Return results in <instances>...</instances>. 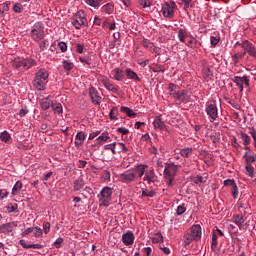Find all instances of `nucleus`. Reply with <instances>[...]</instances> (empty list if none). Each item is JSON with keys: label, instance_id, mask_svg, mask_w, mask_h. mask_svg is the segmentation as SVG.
Here are the masks:
<instances>
[{"label": "nucleus", "instance_id": "obj_57", "mask_svg": "<svg viewBox=\"0 0 256 256\" xmlns=\"http://www.w3.org/2000/svg\"><path fill=\"white\" fill-rule=\"evenodd\" d=\"M142 197H155V193L150 190H143Z\"/></svg>", "mask_w": 256, "mask_h": 256}, {"label": "nucleus", "instance_id": "obj_28", "mask_svg": "<svg viewBox=\"0 0 256 256\" xmlns=\"http://www.w3.org/2000/svg\"><path fill=\"white\" fill-rule=\"evenodd\" d=\"M121 113H125L127 117H137V113L133 111V109L127 107V106H121L120 108Z\"/></svg>", "mask_w": 256, "mask_h": 256}, {"label": "nucleus", "instance_id": "obj_19", "mask_svg": "<svg viewBox=\"0 0 256 256\" xmlns=\"http://www.w3.org/2000/svg\"><path fill=\"white\" fill-rule=\"evenodd\" d=\"M39 103H40V107L43 111H47V110L51 109V107H53V101L51 100V98L49 96L46 98L40 99Z\"/></svg>", "mask_w": 256, "mask_h": 256}, {"label": "nucleus", "instance_id": "obj_13", "mask_svg": "<svg viewBox=\"0 0 256 256\" xmlns=\"http://www.w3.org/2000/svg\"><path fill=\"white\" fill-rule=\"evenodd\" d=\"M100 81L104 85L105 89H107V91H109L110 93H114V95H121L119 86L113 85V83H111V80H109V78L102 77Z\"/></svg>", "mask_w": 256, "mask_h": 256}, {"label": "nucleus", "instance_id": "obj_60", "mask_svg": "<svg viewBox=\"0 0 256 256\" xmlns=\"http://www.w3.org/2000/svg\"><path fill=\"white\" fill-rule=\"evenodd\" d=\"M9 192L6 189H0V199H7Z\"/></svg>", "mask_w": 256, "mask_h": 256}, {"label": "nucleus", "instance_id": "obj_6", "mask_svg": "<svg viewBox=\"0 0 256 256\" xmlns=\"http://www.w3.org/2000/svg\"><path fill=\"white\" fill-rule=\"evenodd\" d=\"M30 37L36 42L42 41L45 38V25L43 22L38 21L32 26Z\"/></svg>", "mask_w": 256, "mask_h": 256}, {"label": "nucleus", "instance_id": "obj_54", "mask_svg": "<svg viewBox=\"0 0 256 256\" xmlns=\"http://www.w3.org/2000/svg\"><path fill=\"white\" fill-rule=\"evenodd\" d=\"M43 231H44L45 235H47V233H49V231H51V223L44 222L43 223Z\"/></svg>", "mask_w": 256, "mask_h": 256}, {"label": "nucleus", "instance_id": "obj_62", "mask_svg": "<svg viewBox=\"0 0 256 256\" xmlns=\"http://www.w3.org/2000/svg\"><path fill=\"white\" fill-rule=\"evenodd\" d=\"M19 243L23 249H31V244H27V241L24 239L20 240Z\"/></svg>", "mask_w": 256, "mask_h": 256}, {"label": "nucleus", "instance_id": "obj_24", "mask_svg": "<svg viewBox=\"0 0 256 256\" xmlns=\"http://www.w3.org/2000/svg\"><path fill=\"white\" fill-rule=\"evenodd\" d=\"M177 35L180 43H185V38L189 36V32H187V28L182 27L178 28Z\"/></svg>", "mask_w": 256, "mask_h": 256}, {"label": "nucleus", "instance_id": "obj_50", "mask_svg": "<svg viewBox=\"0 0 256 256\" xmlns=\"http://www.w3.org/2000/svg\"><path fill=\"white\" fill-rule=\"evenodd\" d=\"M104 149L106 151H111L113 155H115V142L111 143V144H106L104 145Z\"/></svg>", "mask_w": 256, "mask_h": 256}, {"label": "nucleus", "instance_id": "obj_47", "mask_svg": "<svg viewBox=\"0 0 256 256\" xmlns=\"http://www.w3.org/2000/svg\"><path fill=\"white\" fill-rule=\"evenodd\" d=\"M185 211H187V206L185 204H181L177 207L176 214L183 215V213H185Z\"/></svg>", "mask_w": 256, "mask_h": 256}, {"label": "nucleus", "instance_id": "obj_41", "mask_svg": "<svg viewBox=\"0 0 256 256\" xmlns=\"http://www.w3.org/2000/svg\"><path fill=\"white\" fill-rule=\"evenodd\" d=\"M38 43H39L40 51H47L49 47V40L47 39L40 40L38 41Z\"/></svg>", "mask_w": 256, "mask_h": 256}, {"label": "nucleus", "instance_id": "obj_27", "mask_svg": "<svg viewBox=\"0 0 256 256\" xmlns=\"http://www.w3.org/2000/svg\"><path fill=\"white\" fill-rule=\"evenodd\" d=\"M168 117L170 118L168 121L170 123V125H177V123H179V120L181 119L180 115L175 114V112H170L168 114Z\"/></svg>", "mask_w": 256, "mask_h": 256}, {"label": "nucleus", "instance_id": "obj_3", "mask_svg": "<svg viewBox=\"0 0 256 256\" xmlns=\"http://www.w3.org/2000/svg\"><path fill=\"white\" fill-rule=\"evenodd\" d=\"M177 171H179V164L173 162L165 164L164 183H166L167 187H173L175 177H177Z\"/></svg>", "mask_w": 256, "mask_h": 256}, {"label": "nucleus", "instance_id": "obj_33", "mask_svg": "<svg viewBox=\"0 0 256 256\" xmlns=\"http://www.w3.org/2000/svg\"><path fill=\"white\" fill-rule=\"evenodd\" d=\"M23 189V183L21 181H17L15 185L12 188V195L15 197V195H19V191Z\"/></svg>", "mask_w": 256, "mask_h": 256}, {"label": "nucleus", "instance_id": "obj_31", "mask_svg": "<svg viewBox=\"0 0 256 256\" xmlns=\"http://www.w3.org/2000/svg\"><path fill=\"white\" fill-rule=\"evenodd\" d=\"M182 241H183L184 247H188V245H191V243L195 241V238H193V236L190 235V233H186L184 234Z\"/></svg>", "mask_w": 256, "mask_h": 256}, {"label": "nucleus", "instance_id": "obj_32", "mask_svg": "<svg viewBox=\"0 0 256 256\" xmlns=\"http://www.w3.org/2000/svg\"><path fill=\"white\" fill-rule=\"evenodd\" d=\"M109 117L111 121H117V119H119V108H117V106L112 107Z\"/></svg>", "mask_w": 256, "mask_h": 256}, {"label": "nucleus", "instance_id": "obj_59", "mask_svg": "<svg viewBox=\"0 0 256 256\" xmlns=\"http://www.w3.org/2000/svg\"><path fill=\"white\" fill-rule=\"evenodd\" d=\"M246 171H247L249 177H253V172L255 171V169L253 168V166L251 164L246 165Z\"/></svg>", "mask_w": 256, "mask_h": 256}, {"label": "nucleus", "instance_id": "obj_51", "mask_svg": "<svg viewBox=\"0 0 256 256\" xmlns=\"http://www.w3.org/2000/svg\"><path fill=\"white\" fill-rule=\"evenodd\" d=\"M139 5L143 7V9H147V7H151V1L149 0H138Z\"/></svg>", "mask_w": 256, "mask_h": 256}, {"label": "nucleus", "instance_id": "obj_46", "mask_svg": "<svg viewBox=\"0 0 256 256\" xmlns=\"http://www.w3.org/2000/svg\"><path fill=\"white\" fill-rule=\"evenodd\" d=\"M206 181L207 179L200 175H197L196 177L193 178V183H195L196 185H201V183H205Z\"/></svg>", "mask_w": 256, "mask_h": 256}, {"label": "nucleus", "instance_id": "obj_10", "mask_svg": "<svg viewBox=\"0 0 256 256\" xmlns=\"http://www.w3.org/2000/svg\"><path fill=\"white\" fill-rule=\"evenodd\" d=\"M175 7H177V4H175L174 1L165 2L161 9L163 17H166L167 19H173L175 16Z\"/></svg>", "mask_w": 256, "mask_h": 256}, {"label": "nucleus", "instance_id": "obj_17", "mask_svg": "<svg viewBox=\"0 0 256 256\" xmlns=\"http://www.w3.org/2000/svg\"><path fill=\"white\" fill-rule=\"evenodd\" d=\"M232 221L239 227V229H245V221H247V217L243 214H236L232 217Z\"/></svg>", "mask_w": 256, "mask_h": 256}, {"label": "nucleus", "instance_id": "obj_35", "mask_svg": "<svg viewBox=\"0 0 256 256\" xmlns=\"http://www.w3.org/2000/svg\"><path fill=\"white\" fill-rule=\"evenodd\" d=\"M19 223L17 221H13V222H9L6 224H3V228L6 229V231H8V233H11L13 231V229H15V227H17Z\"/></svg>", "mask_w": 256, "mask_h": 256}, {"label": "nucleus", "instance_id": "obj_64", "mask_svg": "<svg viewBox=\"0 0 256 256\" xmlns=\"http://www.w3.org/2000/svg\"><path fill=\"white\" fill-rule=\"evenodd\" d=\"M63 243V238L59 237L55 240L54 242V246L56 247V249H59L61 247V244Z\"/></svg>", "mask_w": 256, "mask_h": 256}, {"label": "nucleus", "instance_id": "obj_16", "mask_svg": "<svg viewBox=\"0 0 256 256\" xmlns=\"http://www.w3.org/2000/svg\"><path fill=\"white\" fill-rule=\"evenodd\" d=\"M89 97L93 105H101V97L99 96V91H97L93 86L89 88Z\"/></svg>", "mask_w": 256, "mask_h": 256}, {"label": "nucleus", "instance_id": "obj_30", "mask_svg": "<svg viewBox=\"0 0 256 256\" xmlns=\"http://www.w3.org/2000/svg\"><path fill=\"white\" fill-rule=\"evenodd\" d=\"M219 41H221V36L219 33H214L210 36L211 47H217Z\"/></svg>", "mask_w": 256, "mask_h": 256}, {"label": "nucleus", "instance_id": "obj_38", "mask_svg": "<svg viewBox=\"0 0 256 256\" xmlns=\"http://www.w3.org/2000/svg\"><path fill=\"white\" fill-rule=\"evenodd\" d=\"M52 109L57 115L63 113V105L61 103H52Z\"/></svg>", "mask_w": 256, "mask_h": 256}, {"label": "nucleus", "instance_id": "obj_37", "mask_svg": "<svg viewBox=\"0 0 256 256\" xmlns=\"http://www.w3.org/2000/svg\"><path fill=\"white\" fill-rule=\"evenodd\" d=\"M104 13H106L107 15H111V13H113L115 6L113 5V3H107L102 7Z\"/></svg>", "mask_w": 256, "mask_h": 256}, {"label": "nucleus", "instance_id": "obj_52", "mask_svg": "<svg viewBox=\"0 0 256 256\" xmlns=\"http://www.w3.org/2000/svg\"><path fill=\"white\" fill-rule=\"evenodd\" d=\"M58 49L61 51V53L67 52V43L59 42L58 43Z\"/></svg>", "mask_w": 256, "mask_h": 256}, {"label": "nucleus", "instance_id": "obj_21", "mask_svg": "<svg viewBox=\"0 0 256 256\" xmlns=\"http://www.w3.org/2000/svg\"><path fill=\"white\" fill-rule=\"evenodd\" d=\"M125 75L127 79H131L132 81H141V78H139V76L131 68L125 69Z\"/></svg>", "mask_w": 256, "mask_h": 256}, {"label": "nucleus", "instance_id": "obj_7", "mask_svg": "<svg viewBox=\"0 0 256 256\" xmlns=\"http://www.w3.org/2000/svg\"><path fill=\"white\" fill-rule=\"evenodd\" d=\"M35 65H37V61L33 58H16L13 61V67L20 69V71H27V69H31V67H35Z\"/></svg>", "mask_w": 256, "mask_h": 256}, {"label": "nucleus", "instance_id": "obj_43", "mask_svg": "<svg viewBox=\"0 0 256 256\" xmlns=\"http://www.w3.org/2000/svg\"><path fill=\"white\" fill-rule=\"evenodd\" d=\"M8 213H17V209H19V205H17V203L14 204H9L6 207Z\"/></svg>", "mask_w": 256, "mask_h": 256}, {"label": "nucleus", "instance_id": "obj_9", "mask_svg": "<svg viewBox=\"0 0 256 256\" xmlns=\"http://www.w3.org/2000/svg\"><path fill=\"white\" fill-rule=\"evenodd\" d=\"M75 29H81L83 25H87V16L85 11L79 10L73 17L71 21Z\"/></svg>", "mask_w": 256, "mask_h": 256}, {"label": "nucleus", "instance_id": "obj_5", "mask_svg": "<svg viewBox=\"0 0 256 256\" xmlns=\"http://www.w3.org/2000/svg\"><path fill=\"white\" fill-rule=\"evenodd\" d=\"M138 169L142 171L141 179L147 185H153L155 181H157V175H155V171L153 169H149V166L145 164L138 165Z\"/></svg>", "mask_w": 256, "mask_h": 256}, {"label": "nucleus", "instance_id": "obj_34", "mask_svg": "<svg viewBox=\"0 0 256 256\" xmlns=\"http://www.w3.org/2000/svg\"><path fill=\"white\" fill-rule=\"evenodd\" d=\"M181 157H184V158H188V157H191V155H193V148H183L179 151Z\"/></svg>", "mask_w": 256, "mask_h": 256}, {"label": "nucleus", "instance_id": "obj_29", "mask_svg": "<svg viewBox=\"0 0 256 256\" xmlns=\"http://www.w3.org/2000/svg\"><path fill=\"white\" fill-rule=\"evenodd\" d=\"M84 3H86V5H89V7L99 9V7H101V3H103V0H84Z\"/></svg>", "mask_w": 256, "mask_h": 256}, {"label": "nucleus", "instance_id": "obj_56", "mask_svg": "<svg viewBox=\"0 0 256 256\" xmlns=\"http://www.w3.org/2000/svg\"><path fill=\"white\" fill-rule=\"evenodd\" d=\"M232 195L234 199H237V197H239V188L237 187V184L232 186Z\"/></svg>", "mask_w": 256, "mask_h": 256}, {"label": "nucleus", "instance_id": "obj_48", "mask_svg": "<svg viewBox=\"0 0 256 256\" xmlns=\"http://www.w3.org/2000/svg\"><path fill=\"white\" fill-rule=\"evenodd\" d=\"M255 161H256V154L253 152H250V154L246 158V163L251 164V163H255Z\"/></svg>", "mask_w": 256, "mask_h": 256}, {"label": "nucleus", "instance_id": "obj_20", "mask_svg": "<svg viewBox=\"0 0 256 256\" xmlns=\"http://www.w3.org/2000/svg\"><path fill=\"white\" fill-rule=\"evenodd\" d=\"M111 75L114 81H121L122 79H125V74L123 73V70H121V68H114L111 71Z\"/></svg>", "mask_w": 256, "mask_h": 256}, {"label": "nucleus", "instance_id": "obj_58", "mask_svg": "<svg viewBox=\"0 0 256 256\" xmlns=\"http://www.w3.org/2000/svg\"><path fill=\"white\" fill-rule=\"evenodd\" d=\"M85 49V44L83 43H77L76 44V53H83V50Z\"/></svg>", "mask_w": 256, "mask_h": 256}, {"label": "nucleus", "instance_id": "obj_18", "mask_svg": "<svg viewBox=\"0 0 256 256\" xmlns=\"http://www.w3.org/2000/svg\"><path fill=\"white\" fill-rule=\"evenodd\" d=\"M190 235L192 236V238L195 241H199V239H201V235H202L201 225H199V224L193 225L190 228Z\"/></svg>", "mask_w": 256, "mask_h": 256}, {"label": "nucleus", "instance_id": "obj_25", "mask_svg": "<svg viewBox=\"0 0 256 256\" xmlns=\"http://www.w3.org/2000/svg\"><path fill=\"white\" fill-rule=\"evenodd\" d=\"M114 148H115V155H117V153H127V151H129V149L127 148V146H125V144L123 142H114Z\"/></svg>", "mask_w": 256, "mask_h": 256}, {"label": "nucleus", "instance_id": "obj_8", "mask_svg": "<svg viewBox=\"0 0 256 256\" xmlns=\"http://www.w3.org/2000/svg\"><path fill=\"white\" fill-rule=\"evenodd\" d=\"M205 111L208 119L210 120V123H213V121H217V119L219 118V109L217 108V102L208 101L206 103Z\"/></svg>", "mask_w": 256, "mask_h": 256}, {"label": "nucleus", "instance_id": "obj_49", "mask_svg": "<svg viewBox=\"0 0 256 256\" xmlns=\"http://www.w3.org/2000/svg\"><path fill=\"white\" fill-rule=\"evenodd\" d=\"M13 11L14 13H23V4L21 3L14 4Z\"/></svg>", "mask_w": 256, "mask_h": 256}, {"label": "nucleus", "instance_id": "obj_39", "mask_svg": "<svg viewBox=\"0 0 256 256\" xmlns=\"http://www.w3.org/2000/svg\"><path fill=\"white\" fill-rule=\"evenodd\" d=\"M62 65H63V69L65 71H71L73 69V67H75V64H73V62H71L69 60H63Z\"/></svg>", "mask_w": 256, "mask_h": 256}, {"label": "nucleus", "instance_id": "obj_63", "mask_svg": "<svg viewBox=\"0 0 256 256\" xmlns=\"http://www.w3.org/2000/svg\"><path fill=\"white\" fill-rule=\"evenodd\" d=\"M117 133H121L122 135H129V129L125 127H120L117 129Z\"/></svg>", "mask_w": 256, "mask_h": 256}, {"label": "nucleus", "instance_id": "obj_40", "mask_svg": "<svg viewBox=\"0 0 256 256\" xmlns=\"http://www.w3.org/2000/svg\"><path fill=\"white\" fill-rule=\"evenodd\" d=\"M0 140L3 141L4 143H9L11 141V134L7 131H3L0 134Z\"/></svg>", "mask_w": 256, "mask_h": 256}, {"label": "nucleus", "instance_id": "obj_61", "mask_svg": "<svg viewBox=\"0 0 256 256\" xmlns=\"http://www.w3.org/2000/svg\"><path fill=\"white\" fill-rule=\"evenodd\" d=\"M211 249H212V251H217V249H219V242H218V240H212V242H211Z\"/></svg>", "mask_w": 256, "mask_h": 256}, {"label": "nucleus", "instance_id": "obj_14", "mask_svg": "<svg viewBox=\"0 0 256 256\" xmlns=\"http://www.w3.org/2000/svg\"><path fill=\"white\" fill-rule=\"evenodd\" d=\"M241 47L244 50L243 55H249L250 57H254V59H256V49L253 43L245 40L241 43Z\"/></svg>", "mask_w": 256, "mask_h": 256}, {"label": "nucleus", "instance_id": "obj_15", "mask_svg": "<svg viewBox=\"0 0 256 256\" xmlns=\"http://www.w3.org/2000/svg\"><path fill=\"white\" fill-rule=\"evenodd\" d=\"M122 243L126 245V247H130L135 243V234L132 231L128 230L126 233L122 235Z\"/></svg>", "mask_w": 256, "mask_h": 256}, {"label": "nucleus", "instance_id": "obj_55", "mask_svg": "<svg viewBox=\"0 0 256 256\" xmlns=\"http://www.w3.org/2000/svg\"><path fill=\"white\" fill-rule=\"evenodd\" d=\"M224 185L226 187H235V185H237V184L235 183V180L227 179V180H224Z\"/></svg>", "mask_w": 256, "mask_h": 256}, {"label": "nucleus", "instance_id": "obj_26", "mask_svg": "<svg viewBox=\"0 0 256 256\" xmlns=\"http://www.w3.org/2000/svg\"><path fill=\"white\" fill-rule=\"evenodd\" d=\"M153 127L154 129H160L163 130L165 129V122L161 120V116H156L154 121H153Z\"/></svg>", "mask_w": 256, "mask_h": 256}, {"label": "nucleus", "instance_id": "obj_23", "mask_svg": "<svg viewBox=\"0 0 256 256\" xmlns=\"http://www.w3.org/2000/svg\"><path fill=\"white\" fill-rule=\"evenodd\" d=\"M85 133L84 132H78L75 136V142L74 145L76 147H81V145H83V143H85Z\"/></svg>", "mask_w": 256, "mask_h": 256}, {"label": "nucleus", "instance_id": "obj_53", "mask_svg": "<svg viewBox=\"0 0 256 256\" xmlns=\"http://www.w3.org/2000/svg\"><path fill=\"white\" fill-rule=\"evenodd\" d=\"M177 85L170 83L168 86L169 95L171 96V93H177Z\"/></svg>", "mask_w": 256, "mask_h": 256}, {"label": "nucleus", "instance_id": "obj_1", "mask_svg": "<svg viewBox=\"0 0 256 256\" xmlns=\"http://www.w3.org/2000/svg\"><path fill=\"white\" fill-rule=\"evenodd\" d=\"M141 175H143V171H141L139 165H137L119 174L118 179L119 182L124 183V185H135L137 181L141 179Z\"/></svg>", "mask_w": 256, "mask_h": 256}, {"label": "nucleus", "instance_id": "obj_22", "mask_svg": "<svg viewBox=\"0 0 256 256\" xmlns=\"http://www.w3.org/2000/svg\"><path fill=\"white\" fill-rule=\"evenodd\" d=\"M84 188H85V180H83L82 176H80L74 181L73 189L74 191H81V189H84Z\"/></svg>", "mask_w": 256, "mask_h": 256}, {"label": "nucleus", "instance_id": "obj_42", "mask_svg": "<svg viewBox=\"0 0 256 256\" xmlns=\"http://www.w3.org/2000/svg\"><path fill=\"white\" fill-rule=\"evenodd\" d=\"M243 57H245V54H243V53H236V54L232 55V61H233L234 65H237V63H239V61H241V59H243Z\"/></svg>", "mask_w": 256, "mask_h": 256}, {"label": "nucleus", "instance_id": "obj_36", "mask_svg": "<svg viewBox=\"0 0 256 256\" xmlns=\"http://www.w3.org/2000/svg\"><path fill=\"white\" fill-rule=\"evenodd\" d=\"M111 139V136H109L108 132H103L98 138L97 141L99 144L101 143H107Z\"/></svg>", "mask_w": 256, "mask_h": 256}, {"label": "nucleus", "instance_id": "obj_4", "mask_svg": "<svg viewBox=\"0 0 256 256\" xmlns=\"http://www.w3.org/2000/svg\"><path fill=\"white\" fill-rule=\"evenodd\" d=\"M99 207H109L113 201V188L105 186L101 189L98 196Z\"/></svg>", "mask_w": 256, "mask_h": 256}, {"label": "nucleus", "instance_id": "obj_45", "mask_svg": "<svg viewBox=\"0 0 256 256\" xmlns=\"http://www.w3.org/2000/svg\"><path fill=\"white\" fill-rule=\"evenodd\" d=\"M32 233H34V237H42L43 229H41V227H39V226L33 227Z\"/></svg>", "mask_w": 256, "mask_h": 256}, {"label": "nucleus", "instance_id": "obj_12", "mask_svg": "<svg viewBox=\"0 0 256 256\" xmlns=\"http://www.w3.org/2000/svg\"><path fill=\"white\" fill-rule=\"evenodd\" d=\"M233 83H235L236 87H238V89L240 90V93H243L244 87L243 85H245V87H249L250 85V80L249 77L247 76H234L232 78Z\"/></svg>", "mask_w": 256, "mask_h": 256}, {"label": "nucleus", "instance_id": "obj_44", "mask_svg": "<svg viewBox=\"0 0 256 256\" xmlns=\"http://www.w3.org/2000/svg\"><path fill=\"white\" fill-rule=\"evenodd\" d=\"M241 139L244 145H249L251 143V137H249L245 132H241Z\"/></svg>", "mask_w": 256, "mask_h": 256}, {"label": "nucleus", "instance_id": "obj_11", "mask_svg": "<svg viewBox=\"0 0 256 256\" xmlns=\"http://www.w3.org/2000/svg\"><path fill=\"white\" fill-rule=\"evenodd\" d=\"M175 101H179V103H189V99H191V92L188 90H179L175 93L170 94Z\"/></svg>", "mask_w": 256, "mask_h": 256}, {"label": "nucleus", "instance_id": "obj_2", "mask_svg": "<svg viewBox=\"0 0 256 256\" xmlns=\"http://www.w3.org/2000/svg\"><path fill=\"white\" fill-rule=\"evenodd\" d=\"M49 80V71L45 68H40L34 76L32 81L33 87L37 89V91H45L47 89V81Z\"/></svg>", "mask_w": 256, "mask_h": 256}]
</instances>
